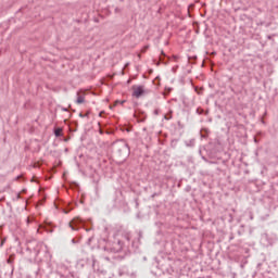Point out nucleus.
Instances as JSON below:
<instances>
[{
  "label": "nucleus",
  "mask_w": 278,
  "mask_h": 278,
  "mask_svg": "<svg viewBox=\"0 0 278 278\" xmlns=\"http://www.w3.org/2000/svg\"><path fill=\"white\" fill-rule=\"evenodd\" d=\"M144 94H149V90L144 88L142 85L132 86V97L135 99H140V97H144Z\"/></svg>",
  "instance_id": "1"
},
{
  "label": "nucleus",
  "mask_w": 278,
  "mask_h": 278,
  "mask_svg": "<svg viewBox=\"0 0 278 278\" xmlns=\"http://www.w3.org/2000/svg\"><path fill=\"white\" fill-rule=\"evenodd\" d=\"M77 99H76V103L78 105H81V103H84L86 101V91L84 90H79L76 94Z\"/></svg>",
  "instance_id": "2"
},
{
  "label": "nucleus",
  "mask_w": 278,
  "mask_h": 278,
  "mask_svg": "<svg viewBox=\"0 0 278 278\" xmlns=\"http://www.w3.org/2000/svg\"><path fill=\"white\" fill-rule=\"evenodd\" d=\"M81 223H84V219L76 217L70 223V227L75 231V226L80 225Z\"/></svg>",
  "instance_id": "3"
},
{
  "label": "nucleus",
  "mask_w": 278,
  "mask_h": 278,
  "mask_svg": "<svg viewBox=\"0 0 278 278\" xmlns=\"http://www.w3.org/2000/svg\"><path fill=\"white\" fill-rule=\"evenodd\" d=\"M54 135L56 136V138H60V136H62V128H56L54 130Z\"/></svg>",
  "instance_id": "4"
},
{
  "label": "nucleus",
  "mask_w": 278,
  "mask_h": 278,
  "mask_svg": "<svg viewBox=\"0 0 278 278\" xmlns=\"http://www.w3.org/2000/svg\"><path fill=\"white\" fill-rule=\"evenodd\" d=\"M88 116H90V112H87L86 114H79L80 118H88Z\"/></svg>",
  "instance_id": "5"
},
{
  "label": "nucleus",
  "mask_w": 278,
  "mask_h": 278,
  "mask_svg": "<svg viewBox=\"0 0 278 278\" xmlns=\"http://www.w3.org/2000/svg\"><path fill=\"white\" fill-rule=\"evenodd\" d=\"M122 150H123V151H127V144H125V143L122 144Z\"/></svg>",
  "instance_id": "6"
},
{
  "label": "nucleus",
  "mask_w": 278,
  "mask_h": 278,
  "mask_svg": "<svg viewBox=\"0 0 278 278\" xmlns=\"http://www.w3.org/2000/svg\"><path fill=\"white\" fill-rule=\"evenodd\" d=\"M103 114V112L100 113V116Z\"/></svg>",
  "instance_id": "7"
}]
</instances>
